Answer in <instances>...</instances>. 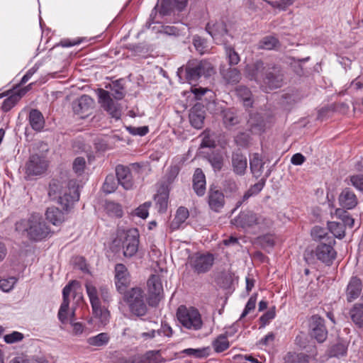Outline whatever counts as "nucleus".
I'll use <instances>...</instances> for the list:
<instances>
[{"instance_id": "nucleus-1", "label": "nucleus", "mask_w": 363, "mask_h": 363, "mask_svg": "<svg viewBox=\"0 0 363 363\" xmlns=\"http://www.w3.org/2000/svg\"><path fill=\"white\" fill-rule=\"evenodd\" d=\"M247 77L260 84L265 91L279 88L283 84L284 73L280 67L272 65H264L261 60H257L252 65L246 66Z\"/></svg>"}, {"instance_id": "nucleus-2", "label": "nucleus", "mask_w": 363, "mask_h": 363, "mask_svg": "<svg viewBox=\"0 0 363 363\" xmlns=\"http://www.w3.org/2000/svg\"><path fill=\"white\" fill-rule=\"evenodd\" d=\"M79 185L76 180L68 182L52 179L49 184V198L59 203L65 212L72 208L74 202L79 199Z\"/></svg>"}, {"instance_id": "nucleus-3", "label": "nucleus", "mask_w": 363, "mask_h": 363, "mask_svg": "<svg viewBox=\"0 0 363 363\" xmlns=\"http://www.w3.org/2000/svg\"><path fill=\"white\" fill-rule=\"evenodd\" d=\"M106 88H109L111 92L103 89H98L99 103L112 118L118 120L121 115V108L118 104L113 100L111 96L116 100H121L125 96L124 80L123 79L115 80L108 86H106Z\"/></svg>"}, {"instance_id": "nucleus-4", "label": "nucleus", "mask_w": 363, "mask_h": 363, "mask_svg": "<svg viewBox=\"0 0 363 363\" xmlns=\"http://www.w3.org/2000/svg\"><path fill=\"white\" fill-rule=\"evenodd\" d=\"M16 230L27 233L29 239L39 241L46 238L50 233L43 218L38 214H32L28 219H22L16 223Z\"/></svg>"}, {"instance_id": "nucleus-5", "label": "nucleus", "mask_w": 363, "mask_h": 363, "mask_svg": "<svg viewBox=\"0 0 363 363\" xmlns=\"http://www.w3.org/2000/svg\"><path fill=\"white\" fill-rule=\"evenodd\" d=\"M122 294L132 315L141 318L147 314L148 308L145 303V294L141 288L133 287Z\"/></svg>"}, {"instance_id": "nucleus-6", "label": "nucleus", "mask_w": 363, "mask_h": 363, "mask_svg": "<svg viewBox=\"0 0 363 363\" xmlns=\"http://www.w3.org/2000/svg\"><path fill=\"white\" fill-rule=\"evenodd\" d=\"M184 70L185 78L190 84L197 82L202 76L208 77L214 73L213 65L206 60H189L186 65L185 68H179L178 72L181 73Z\"/></svg>"}, {"instance_id": "nucleus-7", "label": "nucleus", "mask_w": 363, "mask_h": 363, "mask_svg": "<svg viewBox=\"0 0 363 363\" xmlns=\"http://www.w3.org/2000/svg\"><path fill=\"white\" fill-rule=\"evenodd\" d=\"M179 323L186 329L199 330L202 328L203 321L199 311L193 307L180 306L177 311Z\"/></svg>"}, {"instance_id": "nucleus-8", "label": "nucleus", "mask_w": 363, "mask_h": 363, "mask_svg": "<svg viewBox=\"0 0 363 363\" xmlns=\"http://www.w3.org/2000/svg\"><path fill=\"white\" fill-rule=\"evenodd\" d=\"M148 305L156 307L163 298V286L160 276L152 274L147 281Z\"/></svg>"}, {"instance_id": "nucleus-9", "label": "nucleus", "mask_w": 363, "mask_h": 363, "mask_svg": "<svg viewBox=\"0 0 363 363\" xmlns=\"http://www.w3.org/2000/svg\"><path fill=\"white\" fill-rule=\"evenodd\" d=\"M228 26L229 23L222 18L215 23H208L206 30L217 44H225L227 42L226 36L229 35L232 38V35L228 33Z\"/></svg>"}, {"instance_id": "nucleus-10", "label": "nucleus", "mask_w": 363, "mask_h": 363, "mask_svg": "<svg viewBox=\"0 0 363 363\" xmlns=\"http://www.w3.org/2000/svg\"><path fill=\"white\" fill-rule=\"evenodd\" d=\"M213 263V255L210 253H195L189 258L190 267L197 274H203L208 272Z\"/></svg>"}, {"instance_id": "nucleus-11", "label": "nucleus", "mask_w": 363, "mask_h": 363, "mask_svg": "<svg viewBox=\"0 0 363 363\" xmlns=\"http://www.w3.org/2000/svg\"><path fill=\"white\" fill-rule=\"evenodd\" d=\"M327 241L328 243L320 242L316 247L315 255L318 259L327 265H330L336 257V252L333 247L335 241L333 237L328 238Z\"/></svg>"}, {"instance_id": "nucleus-12", "label": "nucleus", "mask_w": 363, "mask_h": 363, "mask_svg": "<svg viewBox=\"0 0 363 363\" xmlns=\"http://www.w3.org/2000/svg\"><path fill=\"white\" fill-rule=\"evenodd\" d=\"M72 110L80 118H85L91 113L94 106V100L88 95L84 94L72 101Z\"/></svg>"}, {"instance_id": "nucleus-13", "label": "nucleus", "mask_w": 363, "mask_h": 363, "mask_svg": "<svg viewBox=\"0 0 363 363\" xmlns=\"http://www.w3.org/2000/svg\"><path fill=\"white\" fill-rule=\"evenodd\" d=\"M309 327L311 335L319 343L323 342L328 337V330L325 325V320L318 315H313L310 319Z\"/></svg>"}, {"instance_id": "nucleus-14", "label": "nucleus", "mask_w": 363, "mask_h": 363, "mask_svg": "<svg viewBox=\"0 0 363 363\" xmlns=\"http://www.w3.org/2000/svg\"><path fill=\"white\" fill-rule=\"evenodd\" d=\"M48 167L45 157L38 155H31L26 164V173L28 176H37L44 173Z\"/></svg>"}, {"instance_id": "nucleus-15", "label": "nucleus", "mask_w": 363, "mask_h": 363, "mask_svg": "<svg viewBox=\"0 0 363 363\" xmlns=\"http://www.w3.org/2000/svg\"><path fill=\"white\" fill-rule=\"evenodd\" d=\"M139 244V233L137 229H132L125 233L123 241V255L131 257L138 252Z\"/></svg>"}, {"instance_id": "nucleus-16", "label": "nucleus", "mask_w": 363, "mask_h": 363, "mask_svg": "<svg viewBox=\"0 0 363 363\" xmlns=\"http://www.w3.org/2000/svg\"><path fill=\"white\" fill-rule=\"evenodd\" d=\"M86 291L89 298V301L91 305L93 313L96 316H101L104 318V320H107V318L109 315L107 311H104L101 307V302L98 297V292L96 288L93 286L90 282H86L85 284Z\"/></svg>"}, {"instance_id": "nucleus-17", "label": "nucleus", "mask_w": 363, "mask_h": 363, "mask_svg": "<svg viewBox=\"0 0 363 363\" xmlns=\"http://www.w3.org/2000/svg\"><path fill=\"white\" fill-rule=\"evenodd\" d=\"M207 199L209 208L215 212H219L225 205L223 192L214 184L209 186Z\"/></svg>"}, {"instance_id": "nucleus-18", "label": "nucleus", "mask_w": 363, "mask_h": 363, "mask_svg": "<svg viewBox=\"0 0 363 363\" xmlns=\"http://www.w3.org/2000/svg\"><path fill=\"white\" fill-rule=\"evenodd\" d=\"M115 279L118 291L122 294L127 291V288L130 284V278L128 269L123 264H116Z\"/></svg>"}, {"instance_id": "nucleus-19", "label": "nucleus", "mask_w": 363, "mask_h": 363, "mask_svg": "<svg viewBox=\"0 0 363 363\" xmlns=\"http://www.w3.org/2000/svg\"><path fill=\"white\" fill-rule=\"evenodd\" d=\"M187 1L188 0H161L160 4H157L154 10H158L160 15L162 16H168L174 9L182 11L186 6Z\"/></svg>"}, {"instance_id": "nucleus-20", "label": "nucleus", "mask_w": 363, "mask_h": 363, "mask_svg": "<svg viewBox=\"0 0 363 363\" xmlns=\"http://www.w3.org/2000/svg\"><path fill=\"white\" fill-rule=\"evenodd\" d=\"M116 174L118 184L125 190H130L133 186V180L131 172L128 167L118 164L116 167Z\"/></svg>"}, {"instance_id": "nucleus-21", "label": "nucleus", "mask_w": 363, "mask_h": 363, "mask_svg": "<svg viewBox=\"0 0 363 363\" xmlns=\"http://www.w3.org/2000/svg\"><path fill=\"white\" fill-rule=\"evenodd\" d=\"M233 172L238 176H243L246 173L247 160L246 157L240 150L233 152L231 157Z\"/></svg>"}, {"instance_id": "nucleus-22", "label": "nucleus", "mask_w": 363, "mask_h": 363, "mask_svg": "<svg viewBox=\"0 0 363 363\" xmlns=\"http://www.w3.org/2000/svg\"><path fill=\"white\" fill-rule=\"evenodd\" d=\"M338 201L342 209H352L358 203L357 196L350 188H345L341 191Z\"/></svg>"}, {"instance_id": "nucleus-23", "label": "nucleus", "mask_w": 363, "mask_h": 363, "mask_svg": "<svg viewBox=\"0 0 363 363\" xmlns=\"http://www.w3.org/2000/svg\"><path fill=\"white\" fill-rule=\"evenodd\" d=\"M362 290V281L357 277H352L347 285L346 296L349 302L357 298Z\"/></svg>"}, {"instance_id": "nucleus-24", "label": "nucleus", "mask_w": 363, "mask_h": 363, "mask_svg": "<svg viewBox=\"0 0 363 363\" xmlns=\"http://www.w3.org/2000/svg\"><path fill=\"white\" fill-rule=\"evenodd\" d=\"M193 189L198 196L206 192V177L201 168H196L193 175Z\"/></svg>"}, {"instance_id": "nucleus-25", "label": "nucleus", "mask_w": 363, "mask_h": 363, "mask_svg": "<svg viewBox=\"0 0 363 363\" xmlns=\"http://www.w3.org/2000/svg\"><path fill=\"white\" fill-rule=\"evenodd\" d=\"M257 213L248 211L241 212L235 219V224L242 228H252L255 225Z\"/></svg>"}, {"instance_id": "nucleus-26", "label": "nucleus", "mask_w": 363, "mask_h": 363, "mask_svg": "<svg viewBox=\"0 0 363 363\" xmlns=\"http://www.w3.org/2000/svg\"><path fill=\"white\" fill-rule=\"evenodd\" d=\"M27 91L26 88H20L4 99L1 106L3 111H9L19 101L22 96L26 94Z\"/></svg>"}, {"instance_id": "nucleus-27", "label": "nucleus", "mask_w": 363, "mask_h": 363, "mask_svg": "<svg viewBox=\"0 0 363 363\" xmlns=\"http://www.w3.org/2000/svg\"><path fill=\"white\" fill-rule=\"evenodd\" d=\"M189 121L191 125L196 128L201 129L203 126L205 119V111L199 109L197 106H194L189 113Z\"/></svg>"}, {"instance_id": "nucleus-28", "label": "nucleus", "mask_w": 363, "mask_h": 363, "mask_svg": "<svg viewBox=\"0 0 363 363\" xmlns=\"http://www.w3.org/2000/svg\"><path fill=\"white\" fill-rule=\"evenodd\" d=\"M247 124L252 133H260L263 131L265 126L263 117L257 113L250 114Z\"/></svg>"}, {"instance_id": "nucleus-29", "label": "nucleus", "mask_w": 363, "mask_h": 363, "mask_svg": "<svg viewBox=\"0 0 363 363\" xmlns=\"http://www.w3.org/2000/svg\"><path fill=\"white\" fill-rule=\"evenodd\" d=\"M222 189L223 194L226 197H235L239 193V186L237 181L232 177H226L222 182Z\"/></svg>"}, {"instance_id": "nucleus-30", "label": "nucleus", "mask_w": 363, "mask_h": 363, "mask_svg": "<svg viewBox=\"0 0 363 363\" xmlns=\"http://www.w3.org/2000/svg\"><path fill=\"white\" fill-rule=\"evenodd\" d=\"M64 211L55 206L49 207L45 213L46 219L53 225H58L65 220Z\"/></svg>"}, {"instance_id": "nucleus-31", "label": "nucleus", "mask_w": 363, "mask_h": 363, "mask_svg": "<svg viewBox=\"0 0 363 363\" xmlns=\"http://www.w3.org/2000/svg\"><path fill=\"white\" fill-rule=\"evenodd\" d=\"M264 164V162L258 153L252 155L250 160V168L253 177L259 178L262 176Z\"/></svg>"}, {"instance_id": "nucleus-32", "label": "nucleus", "mask_w": 363, "mask_h": 363, "mask_svg": "<svg viewBox=\"0 0 363 363\" xmlns=\"http://www.w3.org/2000/svg\"><path fill=\"white\" fill-rule=\"evenodd\" d=\"M235 91L237 96L242 101L244 106L246 108L252 107L253 104L252 94L248 87L239 85L235 88Z\"/></svg>"}, {"instance_id": "nucleus-33", "label": "nucleus", "mask_w": 363, "mask_h": 363, "mask_svg": "<svg viewBox=\"0 0 363 363\" xmlns=\"http://www.w3.org/2000/svg\"><path fill=\"white\" fill-rule=\"evenodd\" d=\"M29 123L31 128L35 131H40L45 125V120L41 112L37 109H32L29 113Z\"/></svg>"}, {"instance_id": "nucleus-34", "label": "nucleus", "mask_w": 363, "mask_h": 363, "mask_svg": "<svg viewBox=\"0 0 363 363\" xmlns=\"http://www.w3.org/2000/svg\"><path fill=\"white\" fill-rule=\"evenodd\" d=\"M223 120L226 127H233L240 122V116L234 108H227L223 111Z\"/></svg>"}, {"instance_id": "nucleus-35", "label": "nucleus", "mask_w": 363, "mask_h": 363, "mask_svg": "<svg viewBox=\"0 0 363 363\" xmlns=\"http://www.w3.org/2000/svg\"><path fill=\"white\" fill-rule=\"evenodd\" d=\"M309 355L300 352H288L283 357L284 363H309Z\"/></svg>"}, {"instance_id": "nucleus-36", "label": "nucleus", "mask_w": 363, "mask_h": 363, "mask_svg": "<svg viewBox=\"0 0 363 363\" xmlns=\"http://www.w3.org/2000/svg\"><path fill=\"white\" fill-rule=\"evenodd\" d=\"M223 79L228 84H237L241 79V74L237 68H228L221 71Z\"/></svg>"}, {"instance_id": "nucleus-37", "label": "nucleus", "mask_w": 363, "mask_h": 363, "mask_svg": "<svg viewBox=\"0 0 363 363\" xmlns=\"http://www.w3.org/2000/svg\"><path fill=\"white\" fill-rule=\"evenodd\" d=\"M207 160L215 172H220L222 169L224 164V158L220 152H213L208 155Z\"/></svg>"}, {"instance_id": "nucleus-38", "label": "nucleus", "mask_w": 363, "mask_h": 363, "mask_svg": "<svg viewBox=\"0 0 363 363\" xmlns=\"http://www.w3.org/2000/svg\"><path fill=\"white\" fill-rule=\"evenodd\" d=\"M350 314L353 323L359 328H363V305L355 304Z\"/></svg>"}, {"instance_id": "nucleus-39", "label": "nucleus", "mask_w": 363, "mask_h": 363, "mask_svg": "<svg viewBox=\"0 0 363 363\" xmlns=\"http://www.w3.org/2000/svg\"><path fill=\"white\" fill-rule=\"evenodd\" d=\"M214 351L220 353L225 351L230 347L228 338L223 335H219L212 342Z\"/></svg>"}, {"instance_id": "nucleus-40", "label": "nucleus", "mask_w": 363, "mask_h": 363, "mask_svg": "<svg viewBox=\"0 0 363 363\" xmlns=\"http://www.w3.org/2000/svg\"><path fill=\"white\" fill-rule=\"evenodd\" d=\"M110 340V335L107 333H101L97 335L88 338L89 345L94 347H102L108 344Z\"/></svg>"}, {"instance_id": "nucleus-41", "label": "nucleus", "mask_w": 363, "mask_h": 363, "mask_svg": "<svg viewBox=\"0 0 363 363\" xmlns=\"http://www.w3.org/2000/svg\"><path fill=\"white\" fill-rule=\"evenodd\" d=\"M328 229L330 232L333 235L334 237L337 238L339 239H342L345 235V227L344 224H342L340 222H328Z\"/></svg>"}, {"instance_id": "nucleus-42", "label": "nucleus", "mask_w": 363, "mask_h": 363, "mask_svg": "<svg viewBox=\"0 0 363 363\" xmlns=\"http://www.w3.org/2000/svg\"><path fill=\"white\" fill-rule=\"evenodd\" d=\"M335 216L340 218L342 221V224H344V226H348L350 228H352L354 226V220L350 216V214L342 208H337L335 213Z\"/></svg>"}, {"instance_id": "nucleus-43", "label": "nucleus", "mask_w": 363, "mask_h": 363, "mask_svg": "<svg viewBox=\"0 0 363 363\" xmlns=\"http://www.w3.org/2000/svg\"><path fill=\"white\" fill-rule=\"evenodd\" d=\"M279 45V40L274 36L268 35L264 37L259 43V47L262 49L272 50Z\"/></svg>"}, {"instance_id": "nucleus-44", "label": "nucleus", "mask_w": 363, "mask_h": 363, "mask_svg": "<svg viewBox=\"0 0 363 363\" xmlns=\"http://www.w3.org/2000/svg\"><path fill=\"white\" fill-rule=\"evenodd\" d=\"M211 349L209 347L199 348V349H193L188 348L185 349L182 351V353L188 355V356H194L197 358H203L206 357L210 354Z\"/></svg>"}, {"instance_id": "nucleus-45", "label": "nucleus", "mask_w": 363, "mask_h": 363, "mask_svg": "<svg viewBox=\"0 0 363 363\" xmlns=\"http://www.w3.org/2000/svg\"><path fill=\"white\" fill-rule=\"evenodd\" d=\"M155 201L156 207L157 208L158 212L164 213L166 211L167 208L168 204V195L167 194L163 192L157 194L155 196Z\"/></svg>"}, {"instance_id": "nucleus-46", "label": "nucleus", "mask_w": 363, "mask_h": 363, "mask_svg": "<svg viewBox=\"0 0 363 363\" xmlns=\"http://www.w3.org/2000/svg\"><path fill=\"white\" fill-rule=\"evenodd\" d=\"M118 182L113 174H109L106 177L103 185L104 191L108 194L115 191L118 186Z\"/></svg>"}, {"instance_id": "nucleus-47", "label": "nucleus", "mask_w": 363, "mask_h": 363, "mask_svg": "<svg viewBox=\"0 0 363 363\" xmlns=\"http://www.w3.org/2000/svg\"><path fill=\"white\" fill-rule=\"evenodd\" d=\"M255 225H257L262 230H266L269 229L273 225V221L268 217L257 213Z\"/></svg>"}, {"instance_id": "nucleus-48", "label": "nucleus", "mask_w": 363, "mask_h": 363, "mask_svg": "<svg viewBox=\"0 0 363 363\" xmlns=\"http://www.w3.org/2000/svg\"><path fill=\"white\" fill-rule=\"evenodd\" d=\"M347 353V347L344 344L338 343L332 346L329 350V356L330 357H340L345 355Z\"/></svg>"}, {"instance_id": "nucleus-49", "label": "nucleus", "mask_w": 363, "mask_h": 363, "mask_svg": "<svg viewBox=\"0 0 363 363\" xmlns=\"http://www.w3.org/2000/svg\"><path fill=\"white\" fill-rule=\"evenodd\" d=\"M106 209L108 213L121 218L123 216V210L120 204L113 201H108L106 204Z\"/></svg>"}, {"instance_id": "nucleus-50", "label": "nucleus", "mask_w": 363, "mask_h": 363, "mask_svg": "<svg viewBox=\"0 0 363 363\" xmlns=\"http://www.w3.org/2000/svg\"><path fill=\"white\" fill-rule=\"evenodd\" d=\"M225 52L228 59L230 65H236L240 62V56L238 53L231 46H225Z\"/></svg>"}, {"instance_id": "nucleus-51", "label": "nucleus", "mask_w": 363, "mask_h": 363, "mask_svg": "<svg viewBox=\"0 0 363 363\" xmlns=\"http://www.w3.org/2000/svg\"><path fill=\"white\" fill-rule=\"evenodd\" d=\"M328 229H325L324 228L320 226H315L311 230V235L314 240H322L326 238V240L330 238L328 235Z\"/></svg>"}, {"instance_id": "nucleus-52", "label": "nucleus", "mask_w": 363, "mask_h": 363, "mask_svg": "<svg viewBox=\"0 0 363 363\" xmlns=\"http://www.w3.org/2000/svg\"><path fill=\"white\" fill-rule=\"evenodd\" d=\"M296 0H280V1H267V3L273 8L280 10H286L287 7L292 5Z\"/></svg>"}, {"instance_id": "nucleus-53", "label": "nucleus", "mask_w": 363, "mask_h": 363, "mask_svg": "<svg viewBox=\"0 0 363 363\" xmlns=\"http://www.w3.org/2000/svg\"><path fill=\"white\" fill-rule=\"evenodd\" d=\"M257 294H255L251 296L249 298L245 308L240 315V319L245 318L250 312L253 311L255 308L256 301H257Z\"/></svg>"}, {"instance_id": "nucleus-54", "label": "nucleus", "mask_w": 363, "mask_h": 363, "mask_svg": "<svg viewBox=\"0 0 363 363\" xmlns=\"http://www.w3.org/2000/svg\"><path fill=\"white\" fill-rule=\"evenodd\" d=\"M189 216V213L188 209L185 207L181 206L177 211L174 220L178 224L183 223L187 219Z\"/></svg>"}, {"instance_id": "nucleus-55", "label": "nucleus", "mask_w": 363, "mask_h": 363, "mask_svg": "<svg viewBox=\"0 0 363 363\" xmlns=\"http://www.w3.org/2000/svg\"><path fill=\"white\" fill-rule=\"evenodd\" d=\"M24 337L23 333L14 331L10 334L6 335L4 337V341L8 344H12L21 341Z\"/></svg>"}, {"instance_id": "nucleus-56", "label": "nucleus", "mask_w": 363, "mask_h": 363, "mask_svg": "<svg viewBox=\"0 0 363 363\" xmlns=\"http://www.w3.org/2000/svg\"><path fill=\"white\" fill-rule=\"evenodd\" d=\"M85 166V159L82 157H78L74 160L72 168L75 173L82 174L84 172Z\"/></svg>"}, {"instance_id": "nucleus-57", "label": "nucleus", "mask_w": 363, "mask_h": 363, "mask_svg": "<svg viewBox=\"0 0 363 363\" xmlns=\"http://www.w3.org/2000/svg\"><path fill=\"white\" fill-rule=\"evenodd\" d=\"M69 301H62L60 310L58 311V318L60 320L65 323L67 321V313L69 309Z\"/></svg>"}, {"instance_id": "nucleus-58", "label": "nucleus", "mask_w": 363, "mask_h": 363, "mask_svg": "<svg viewBox=\"0 0 363 363\" xmlns=\"http://www.w3.org/2000/svg\"><path fill=\"white\" fill-rule=\"evenodd\" d=\"M269 173H267L264 178H262L257 183L252 185L249 190L253 194L256 195L259 193L265 185L266 179L269 177Z\"/></svg>"}, {"instance_id": "nucleus-59", "label": "nucleus", "mask_w": 363, "mask_h": 363, "mask_svg": "<svg viewBox=\"0 0 363 363\" xmlns=\"http://www.w3.org/2000/svg\"><path fill=\"white\" fill-rule=\"evenodd\" d=\"M350 181L356 189L363 191V174L352 175L350 177Z\"/></svg>"}, {"instance_id": "nucleus-60", "label": "nucleus", "mask_w": 363, "mask_h": 363, "mask_svg": "<svg viewBox=\"0 0 363 363\" xmlns=\"http://www.w3.org/2000/svg\"><path fill=\"white\" fill-rule=\"evenodd\" d=\"M150 202H145L135 209V215L142 218H146L148 216V208L150 206Z\"/></svg>"}, {"instance_id": "nucleus-61", "label": "nucleus", "mask_w": 363, "mask_h": 363, "mask_svg": "<svg viewBox=\"0 0 363 363\" xmlns=\"http://www.w3.org/2000/svg\"><path fill=\"white\" fill-rule=\"evenodd\" d=\"M161 357L157 353H148L142 358L138 363H160Z\"/></svg>"}, {"instance_id": "nucleus-62", "label": "nucleus", "mask_w": 363, "mask_h": 363, "mask_svg": "<svg viewBox=\"0 0 363 363\" xmlns=\"http://www.w3.org/2000/svg\"><path fill=\"white\" fill-rule=\"evenodd\" d=\"M127 129L130 134H132L133 135H140V136L145 135L149 131L147 126H141V127L129 126L127 128Z\"/></svg>"}, {"instance_id": "nucleus-63", "label": "nucleus", "mask_w": 363, "mask_h": 363, "mask_svg": "<svg viewBox=\"0 0 363 363\" xmlns=\"http://www.w3.org/2000/svg\"><path fill=\"white\" fill-rule=\"evenodd\" d=\"M193 44L196 48V50L199 52L201 54H203L205 52L206 41L204 39L199 36H196L193 39Z\"/></svg>"}, {"instance_id": "nucleus-64", "label": "nucleus", "mask_w": 363, "mask_h": 363, "mask_svg": "<svg viewBox=\"0 0 363 363\" xmlns=\"http://www.w3.org/2000/svg\"><path fill=\"white\" fill-rule=\"evenodd\" d=\"M9 363H36V362L26 355L21 354L11 359Z\"/></svg>"}]
</instances>
